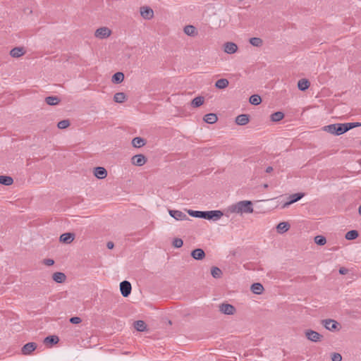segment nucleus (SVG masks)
<instances>
[{
	"label": "nucleus",
	"mask_w": 361,
	"mask_h": 361,
	"mask_svg": "<svg viewBox=\"0 0 361 361\" xmlns=\"http://www.w3.org/2000/svg\"><path fill=\"white\" fill-rule=\"evenodd\" d=\"M190 216L197 218H202L208 220L216 221L219 220L224 215V213L220 210H211V211H188Z\"/></svg>",
	"instance_id": "obj_1"
},
{
	"label": "nucleus",
	"mask_w": 361,
	"mask_h": 361,
	"mask_svg": "<svg viewBox=\"0 0 361 361\" xmlns=\"http://www.w3.org/2000/svg\"><path fill=\"white\" fill-rule=\"evenodd\" d=\"M229 212L235 214H251L253 212L252 203L250 200H243L231 205Z\"/></svg>",
	"instance_id": "obj_2"
},
{
	"label": "nucleus",
	"mask_w": 361,
	"mask_h": 361,
	"mask_svg": "<svg viewBox=\"0 0 361 361\" xmlns=\"http://www.w3.org/2000/svg\"><path fill=\"white\" fill-rule=\"evenodd\" d=\"M361 126V123H336V135H341L349 130Z\"/></svg>",
	"instance_id": "obj_3"
},
{
	"label": "nucleus",
	"mask_w": 361,
	"mask_h": 361,
	"mask_svg": "<svg viewBox=\"0 0 361 361\" xmlns=\"http://www.w3.org/2000/svg\"><path fill=\"white\" fill-rule=\"evenodd\" d=\"M111 34V30L107 27H102L96 30L94 36L99 39H106Z\"/></svg>",
	"instance_id": "obj_4"
},
{
	"label": "nucleus",
	"mask_w": 361,
	"mask_h": 361,
	"mask_svg": "<svg viewBox=\"0 0 361 361\" xmlns=\"http://www.w3.org/2000/svg\"><path fill=\"white\" fill-rule=\"evenodd\" d=\"M305 334L306 338L309 341L315 342V343L320 341L322 338V336L319 333H318L315 331L311 330V329L306 330L305 332Z\"/></svg>",
	"instance_id": "obj_5"
},
{
	"label": "nucleus",
	"mask_w": 361,
	"mask_h": 361,
	"mask_svg": "<svg viewBox=\"0 0 361 361\" xmlns=\"http://www.w3.org/2000/svg\"><path fill=\"white\" fill-rule=\"evenodd\" d=\"M219 311L227 315H233L235 312V308L233 305L228 303H222L219 306Z\"/></svg>",
	"instance_id": "obj_6"
},
{
	"label": "nucleus",
	"mask_w": 361,
	"mask_h": 361,
	"mask_svg": "<svg viewBox=\"0 0 361 361\" xmlns=\"http://www.w3.org/2000/svg\"><path fill=\"white\" fill-rule=\"evenodd\" d=\"M131 284L128 281H123L120 283L121 293L123 297H128L131 293Z\"/></svg>",
	"instance_id": "obj_7"
},
{
	"label": "nucleus",
	"mask_w": 361,
	"mask_h": 361,
	"mask_svg": "<svg viewBox=\"0 0 361 361\" xmlns=\"http://www.w3.org/2000/svg\"><path fill=\"white\" fill-rule=\"evenodd\" d=\"M169 213L171 217L177 221H184L189 219L185 213L179 210H169Z\"/></svg>",
	"instance_id": "obj_8"
},
{
	"label": "nucleus",
	"mask_w": 361,
	"mask_h": 361,
	"mask_svg": "<svg viewBox=\"0 0 361 361\" xmlns=\"http://www.w3.org/2000/svg\"><path fill=\"white\" fill-rule=\"evenodd\" d=\"M140 15L145 20H150L154 17V11L149 6H142L140 8Z\"/></svg>",
	"instance_id": "obj_9"
},
{
	"label": "nucleus",
	"mask_w": 361,
	"mask_h": 361,
	"mask_svg": "<svg viewBox=\"0 0 361 361\" xmlns=\"http://www.w3.org/2000/svg\"><path fill=\"white\" fill-rule=\"evenodd\" d=\"M303 196H304L303 193H295V194L290 195L288 197L289 200L288 202H285L283 204L282 207L283 208L288 207L291 204H293V203L298 202V200H300Z\"/></svg>",
	"instance_id": "obj_10"
},
{
	"label": "nucleus",
	"mask_w": 361,
	"mask_h": 361,
	"mask_svg": "<svg viewBox=\"0 0 361 361\" xmlns=\"http://www.w3.org/2000/svg\"><path fill=\"white\" fill-rule=\"evenodd\" d=\"M131 161L135 166H142L146 163L147 159L143 154H140L133 156Z\"/></svg>",
	"instance_id": "obj_11"
},
{
	"label": "nucleus",
	"mask_w": 361,
	"mask_h": 361,
	"mask_svg": "<svg viewBox=\"0 0 361 361\" xmlns=\"http://www.w3.org/2000/svg\"><path fill=\"white\" fill-rule=\"evenodd\" d=\"M324 326L329 331H334L338 328V323L333 319H324L322 321Z\"/></svg>",
	"instance_id": "obj_12"
},
{
	"label": "nucleus",
	"mask_w": 361,
	"mask_h": 361,
	"mask_svg": "<svg viewBox=\"0 0 361 361\" xmlns=\"http://www.w3.org/2000/svg\"><path fill=\"white\" fill-rule=\"evenodd\" d=\"M37 348V344L33 342L27 343L22 348V353L25 355H30Z\"/></svg>",
	"instance_id": "obj_13"
},
{
	"label": "nucleus",
	"mask_w": 361,
	"mask_h": 361,
	"mask_svg": "<svg viewBox=\"0 0 361 361\" xmlns=\"http://www.w3.org/2000/svg\"><path fill=\"white\" fill-rule=\"evenodd\" d=\"M224 50L226 54H232L238 51V46L234 42H226L224 45Z\"/></svg>",
	"instance_id": "obj_14"
},
{
	"label": "nucleus",
	"mask_w": 361,
	"mask_h": 361,
	"mask_svg": "<svg viewBox=\"0 0 361 361\" xmlns=\"http://www.w3.org/2000/svg\"><path fill=\"white\" fill-rule=\"evenodd\" d=\"M94 175L99 179H104L107 176V171L104 167L97 166L94 168Z\"/></svg>",
	"instance_id": "obj_15"
},
{
	"label": "nucleus",
	"mask_w": 361,
	"mask_h": 361,
	"mask_svg": "<svg viewBox=\"0 0 361 361\" xmlns=\"http://www.w3.org/2000/svg\"><path fill=\"white\" fill-rule=\"evenodd\" d=\"M75 238V235L72 233H65L61 235L60 236V241L66 243V244H70L73 241Z\"/></svg>",
	"instance_id": "obj_16"
},
{
	"label": "nucleus",
	"mask_w": 361,
	"mask_h": 361,
	"mask_svg": "<svg viewBox=\"0 0 361 361\" xmlns=\"http://www.w3.org/2000/svg\"><path fill=\"white\" fill-rule=\"evenodd\" d=\"M183 31L185 35L190 37H195L198 34L197 28L191 25L185 26Z\"/></svg>",
	"instance_id": "obj_17"
},
{
	"label": "nucleus",
	"mask_w": 361,
	"mask_h": 361,
	"mask_svg": "<svg viewBox=\"0 0 361 361\" xmlns=\"http://www.w3.org/2000/svg\"><path fill=\"white\" fill-rule=\"evenodd\" d=\"M191 256L196 260H201L205 257V253L202 249L197 248L192 251Z\"/></svg>",
	"instance_id": "obj_18"
},
{
	"label": "nucleus",
	"mask_w": 361,
	"mask_h": 361,
	"mask_svg": "<svg viewBox=\"0 0 361 361\" xmlns=\"http://www.w3.org/2000/svg\"><path fill=\"white\" fill-rule=\"evenodd\" d=\"M290 229V224L288 222L283 221L276 226V231L279 233L283 234Z\"/></svg>",
	"instance_id": "obj_19"
},
{
	"label": "nucleus",
	"mask_w": 361,
	"mask_h": 361,
	"mask_svg": "<svg viewBox=\"0 0 361 361\" xmlns=\"http://www.w3.org/2000/svg\"><path fill=\"white\" fill-rule=\"evenodd\" d=\"M235 122L239 126H245L249 122V116L247 114H240L236 117Z\"/></svg>",
	"instance_id": "obj_20"
},
{
	"label": "nucleus",
	"mask_w": 361,
	"mask_h": 361,
	"mask_svg": "<svg viewBox=\"0 0 361 361\" xmlns=\"http://www.w3.org/2000/svg\"><path fill=\"white\" fill-rule=\"evenodd\" d=\"M229 85V82L226 78H221L216 81L215 87L219 90H224Z\"/></svg>",
	"instance_id": "obj_21"
},
{
	"label": "nucleus",
	"mask_w": 361,
	"mask_h": 361,
	"mask_svg": "<svg viewBox=\"0 0 361 361\" xmlns=\"http://www.w3.org/2000/svg\"><path fill=\"white\" fill-rule=\"evenodd\" d=\"M25 54L24 49L23 47H15L10 51V55L13 58H18Z\"/></svg>",
	"instance_id": "obj_22"
},
{
	"label": "nucleus",
	"mask_w": 361,
	"mask_h": 361,
	"mask_svg": "<svg viewBox=\"0 0 361 361\" xmlns=\"http://www.w3.org/2000/svg\"><path fill=\"white\" fill-rule=\"evenodd\" d=\"M53 280L59 283H63L66 279V276L62 272H55L52 276Z\"/></svg>",
	"instance_id": "obj_23"
},
{
	"label": "nucleus",
	"mask_w": 361,
	"mask_h": 361,
	"mask_svg": "<svg viewBox=\"0 0 361 361\" xmlns=\"http://www.w3.org/2000/svg\"><path fill=\"white\" fill-rule=\"evenodd\" d=\"M217 116L215 114H207L204 116V122L209 124L215 123L217 121Z\"/></svg>",
	"instance_id": "obj_24"
},
{
	"label": "nucleus",
	"mask_w": 361,
	"mask_h": 361,
	"mask_svg": "<svg viewBox=\"0 0 361 361\" xmlns=\"http://www.w3.org/2000/svg\"><path fill=\"white\" fill-rule=\"evenodd\" d=\"M146 144L145 140L140 137H136L133 139L132 140V145L134 147L140 148L142 146H144Z\"/></svg>",
	"instance_id": "obj_25"
},
{
	"label": "nucleus",
	"mask_w": 361,
	"mask_h": 361,
	"mask_svg": "<svg viewBox=\"0 0 361 361\" xmlns=\"http://www.w3.org/2000/svg\"><path fill=\"white\" fill-rule=\"evenodd\" d=\"M251 290L253 293L259 295L262 293L264 290V287L261 283H255L251 286Z\"/></svg>",
	"instance_id": "obj_26"
},
{
	"label": "nucleus",
	"mask_w": 361,
	"mask_h": 361,
	"mask_svg": "<svg viewBox=\"0 0 361 361\" xmlns=\"http://www.w3.org/2000/svg\"><path fill=\"white\" fill-rule=\"evenodd\" d=\"M45 102L48 105L55 106L60 102V99L56 96H49L45 98Z\"/></svg>",
	"instance_id": "obj_27"
},
{
	"label": "nucleus",
	"mask_w": 361,
	"mask_h": 361,
	"mask_svg": "<svg viewBox=\"0 0 361 361\" xmlns=\"http://www.w3.org/2000/svg\"><path fill=\"white\" fill-rule=\"evenodd\" d=\"M135 329L138 331H145L147 329V325L142 320H137L134 323Z\"/></svg>",
	"instance_id": "obj_28"
},
{
	"label": "nucleus",
	"mask_w": 361,
	"mask_h": 361,
	"mask_svg": "<svg viewBox=\"0 0 361 361\" xmlns=\"http://www.w3.org/2000/svg\"><path fill=\"white\" fill-rule=\"evenodd\" d=\"M310 87V82L306 79H301L298 82V87L301 91H305Z\"/></svg>",
	"instance_id": "obj_29"
},
{
	"label": "nucleus",
	"mask_w": 361,
	"mask_h": 361,
	"mask_svg": "<svg viewBox=\"0 0 361 361\" xmlns=\"http://www.w3.org/2000/svg\"><path fill=\"white\" fill-rule=\"evenodd\" d=\"M204 99L203 97L199 96L194 98L191 102V105L194 108H197L203 104Z\"/></svg>",
	"instance_id": "obj_30"
},
{
	"label": "nucleus",
	"mask_w": 361,
	"mask_h": 361,
	"mask_svg": "<svg viewBox=\"0 0 361 361\" xmlns=\"http://www.w3.org/2000/svg\"><path fill=\"white\" fill-rule=\"evenodd\" d=\"M124 80V74L121 72H117L112 76V82L116 84L121 83Z\"/></svg>",
	"instance_id": "obj_31"
},
{
	"label": "nucleus",
	"mask_w": 361,
	"mask_h": 361,
	"mask_svg": "<svg viewBox=\"0 0 361 361\" xmlns=\"http://www.w3.org/2000/svg\"><path fill=\"white\" fill-rule=\"evenodd\" d=\"M126 99V95L123 92H117L114 96V100L116 103H123Z\"/></svg>",
	"instance_id": "obj_32"
},
{
	"label": "nucleus",
	"mask_w": 361,
	"mask_h": 361,
	"mask_svg": "<svg viewBox=\"0 0 361 361\" xmlns=\"http://www.w3.org/2000/svg\"><path fill=\"white\" fill-rule=\"evenodd\" d=\"M336 123L330 124V125L324 126L323 127V130L325 131V132H327V133H329L330 134L336 135Z\"/></svg>",
	"instance_id": "obj_33"
},
{
	"label": "nucleus",
	"mask_w": 361,
	"mask_h": 361,
	"mask_svg": "<svg viewBox=\"0 0 361 361\" xmlns=\"http://www.w3.org/2000/svg\"><path fill=\"white\" fill-rule=\"evenodd\" d=\"M13 182L11 177L7 176H0V183L4 185H11Z\"/></svg>",
	"instance_id": "obj_34"
},
{
	"label": "nucleus",
	"mask_w": 361,
	"mask_h": 361,
	"mask_svg": "<svg viewBox=\"0 0 361 361\" xmlns=\"http://www.w3.org/2000/svg\"><path fill=\"white\" fill-rule=\"evenodd\" d=\"M284 117V114L281 111H276L271 115V120L274 122L281 121Z\"/></svg>",
	"instance_id": "obj_35"
},
{
	"label": "nucleus",
	"mask_w": 361,
	"mask_h": 361,
	"mask_svg": "<svg viewBox=\"0 0 361 361\" xmlns=\"http://www.w3.org/2000/svg\"><path fill=\"white\" fill-rule=\"evenodd\" d=\"M249 41L252 46L256 47H260L263 44V41L259 37H252Z\"/></svg>",
	"instance_id": "obj_36"
},
{
	"label": "nucleus",
	"mask_w": 361,
	"mask_h": 361,
	"mask_svg": "<svg viewBox=\"0 0 361 361\" xmlns=\"http://www.w3.org/2000/svg\"><path fill=\"white\" fill-rule=\"evenodd\" d=\"M59 337L56 336H49L44 338V343L56 344L59 342Z\"/></svg>",
	"instance_id": "obj_37"
},
{
	"label": "nucleus",
	"mask_w": 361,
	"mask_h": 361,
	"mask_svg": "<svg viewBox=\"0 0 361 361\" xmlns=\"http://www.w3.org/2000/svg\"><path fill=\"white\" fill-rule=\"evenodd\" d=\"M249 101L253 105H258L262 102V99L258 94H253L250 97Z\"/></svg>",
	"instance_id": "obj_38"
},
{
	"label": "nucleus",
	"mask_w": 361,
	"mask_h": 361,
	"mask_svg": "<svg viewBox=\"0 0 361 361\" xmlns=\"http://www.w3.org/2000/svg\"><path fill=\"white\" fill-rule=\"evenodd\" d=\"M211 274L214 278L219 279L221 277L222 271L219 268L214 267L211 269Z\"/></svg>",
	"instance_id": "obj_39"
},
{
	"label": "nucleus",
	"mask_w": 361,
	"mask_h": 361,
	"mask_svg": "<svg viewBox=\"0 0 361 361\" xmlns=\"http://www.w3.org/2000/svg\"><path fill=\"white\" fill-rule=\"evenodd\" d=\"M358 236V232L355 230H352L346 233L345 234V238L347 240H354L357 238Z\"/></svg>",
	"instance_id": "obj_40"
},
{
	"label": "nucleus",
	"mask_w": 361,
	"mask_h": 361,
	"mask_svg": "<svg viewBox=\"0 0 361 361\" xmlns=\"http://www.w3.org/2000/svg\"><path fill=\"white\" fill-rule=\"evenodd\" d=\"M70 126V121L68 119H64L59 121L57 124V127L59 129H66Z\"/></svg>",
	"instance_id": "obj_41"
},
{
	"label": "nucleus",
	"mask_w": 361,
	"mask_h": 361,
	"mask_svg": "<svg viewBox=\"0 0 361 361\" xmlns=\"http://www.w3.org/2000/svg\"><path fill=\"white\" fill-rule=\"evenodd\" d=\"M314 242L316 244H317L319 245H324L326 243V239L325 237H324L322 235H317L314 238Z\"/></svg>",
	"instance_id": "obj_42"
},
{
	"label": "nucleus",
	"mask_w": 361,
	"mask_h": 361,
	"mask_svg": "<svg viewBox=\"0 0 361 361\" xmlns=\"http://www.w3.org/2000/svg\"><path fill=\"white\" fill-rule=\"evenodd\" d=\"M183 241L180 238H175L173 241V245L176 248H180L183 246Z\"/></svg>",
	"instance_id": "obj_43"
},
{
	"label": "nucleus",
	"mask_w": 361,
	"mask_h": 361,
	"mask_svg": "<svg viewBox=\"0 0 361 361\" xmlns=\"http://www.w3.org/2000/svg\"><path fill=\"white\" fill-rule=\"evenodd\" d=\"M331 360L332 361H341L342 356L340 353H334L331 355Z\"/></svg>",
	"instance_id": "obj_44"
},
{
	"label": "nucleus",
	"mask_w": 361,
	"mask_h": 361,
	"mask_svg": "<svg viewBox=\"0 0 361 361\" xmlns=\"http://www.w3.org/2000/svg\"><path fill=\"white\" fill-rule=\"evenodd\" d=\"M81 322V319L78 317H73L70 319V322L74 324H80Z\"/></svg>",
	"instance_id": "obj_45"
},
{
	"label": "nucleus",
	"mask_w": 361,
	"mask_h": 361,
	"mask_svg": "<svg viewBox=\"0 0 361 361\" xmlns=\"http://www.w3.org/2000/svg\"><path fill=\"white\" fill-rule=\"evenodd\" d=\"M43 263L47 266H51L54 264V261L51 259H44Z\"/></svg>",
	"instance_id": "obj_46"
},
{
	"label": "nucleus",
	"mask_w": 361,
	"mask_h": 361,
	"mask_svg": "<svg viewBox=\"0 0 361 361\" xmlns=\"http://www.w3.org/2000/svg\"><path fill=\"white\" fill-rule=\"evenodd\" d=\"M114 246V244L113 242H108L107 244H106V247L109 248V249H112Z\"/></svg>",
	"instance_id": "obj_47"
},
{
	"label": "nucleus",
	"mask_w": 361,
	"mask_h": 361,
	"mask_svg": "<svg viewBox=\"0 0 361 361\" xmlns=\"http://www.w3.org/2000/svg\"><path fill=\"white\" fill-rule=\"evenodd\" d=\"M348 272V270L345 268H341L339 269V273L341 274H345Z\"/></svg>",
	"instance_id": "obj_48"
},
{
	"label": "nucleus",
	"mask_w": 361,
	"mask_h": 361,
	"mask_svg": "<svg viewBox=\"0 0 361 361\" xmlns=\"http://www.w3.org/2000/svg\"><path fill=\"white\" fill-rule=\"evenodd\" d=\"M273 171V168L271 166H268L267 169H266V172L267 173H270Z\"/></svg>",
	"instance_id": "obj_49"
},
{
	"label": "nucleus",
	"mask_w": 361,
	"mask_h": 361,
	"mask_svg": "<svg viewBox=\"0 0 361 361\" xmlns=\"http://www.w3.org/2000/svg\"><path fill=\"white\" fill-rule=\"evenodd\" d=\"M359 214L361 215V205L359 207Z\"/></svg>",
	"instance_id": "obj_50"
}]
</instances>
